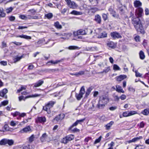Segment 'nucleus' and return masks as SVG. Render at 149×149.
<instances>
[{"label": "nucleus", "mask_w": 149, "mask_h": 149, "mask_svg": "<svg viewBox=\"0 0 149 149\" xmlns=\"http://www.w3.org/2000/svg\"><path fill=\"white\" fill-rule=\"evenodd\" d=\"M136 16H138L134 17H132V23L137 31L143 34L145 33V31L139 18L140 17H139L138 15Z\"/></svg>", "instance_id": "obj_1"}, {"label": "nucleus", "mask_w": 149, "mask_h": 149, "mask_svg": "<svg viewBox=\"0 0 149 149\" xmlns=\"http://www.w3.org/2000/svg\"><path fill=\"white\" fill-rule=\"evenodd\" d=\"M134 5L137 8L135 10V15L139 17H141L143 13V9L141 7L142 6V3L139 1H134Z\"/></svg>", "instance_id": "obj_2"}, {"label": "nucleus", "mask_w": 149, "mask_h": 149, "mask_svg": "<svg viewBox=\"0 0 149 149\" xmlns=\"http://www.w3.org/2000/svg\"><path fill=\"white\" fill-rule=\"evenodd\" d=\"M85 92L84 86H82L80 91L79 94H76V96L77 99L79 100L82 97L83 95L84 94Z\"/></svg>", "instance_id": "obj_3"}, {"label": "nucleus", "mask_w": 149, "mask_h": 149, "mask_svg": "<svg viewBox=\"0 0 149 149\" xmlns=\"http://www.w3.org/2000/svg\"><path fill=\"white\" fill-rule=\"evenodd\" d=\"M68 6L70 8L72 9L76 8L77 5L74 1H72L71 0H65Z\"/></svg>", "instance_id": "obj_4"}, {"label": "nucleus", "mask_w": 149, "mask_h": 149, "mask_svg": "<svg viewBox=\"0 0 149 149\" xmlns=\"http://www.w3.org/2000/svg\"><path fill=\"white\" fill-rule=\"evenodd\" d=\"M110 35L111 37L113 39H118L122 38V36L120 34L116 31L111 32L110 33Z\"/></svg>", "instance_id": "obj_5"}, {"label": "nucleus", "mask_w": 149, "mask_h": 149, "mask_svg": "<svg viewBox=\"0 0 149 149\" xmlns=\"http://www.w3.org/2000/svg\"><path fill=\"white\" fill-rule=\"evenodd\" d=\"M99 101L106 104L109 102V99L107 96L102 95L100 97Z\"/></svg>", "instance_id": "obj_6"}, {"label": "nucleus", "mask_w": 149, "mask_h": 149, "mask_svg": "<svg viewBox=\"0 0 149 149\" xmlns=\"http://www.w3.org/2000/svg\"><path fill=\"white\" fill-rule=\"evenodd\" d=\"M109 11L110 12V14L113 17H114L118 18V15L116 13V12L114 10L111 6L110 7L109 9Z\"/></svg>", "instance_id": "obj_7"}, {"label": "nucleus", "mask_w": 149, "mask_h": 149, "mask_svg": "<svg viewBox=\"0 0 149 149\" xmlns=\"http://www.w3.org/2000/svg\"><path fill=\"white\" fill-rule=\"evenodd\" d=\"M90 31V32H86L84 30H78V33L79 35H84L86 34H91L92 33V31L90 30H88Z\"/></svg>", "instance_id": "obj_8"}, {"label": "nucleus", "mask_w": 149, "mask_h": 149, "mask_svg": "<svg viewBox=\"0 0 149 149\" xmlns=\"http://www.w3.org/2000/svg\"><path fill=\"white\" fill-rule=\"evenodd\" d=\"M85 120V118H84L80 120H77L76 122H75L74 123H73L72 125L69 128L70 130H71L72 128L74 126H76L79 124H81V123L83 122Z\"/></svg>", "instance_id": "obj_9"}, {"label": "nucleus", "mask_w": 149, "mask_h": 149, "mask_svg": "<svg viewBox=\"0 0 149 149\" xmlns=\"http://www.w3.org/2000/svg\"><path fill=\"white\" fill-rule=\"evenodd\" d=\"M31 131V129L29 126H27L26 127L23 128L19 131L20 133H27L28 132Z\"/></svg>", "instance_id": "obj_10"}, {"label": "nucleus", "mask_w": 149, "mask_h": 149, "mask_svg": "<svg viewBox=\"0 0 149 149\" xmlns=\"http://www.w3.org/2000/svg\"><path fill=\"white\" fill-rule=\"evenodd\" d=\"M64 115L63 114H61L56 116L54 119V120H56L57 121H58L59 120H61L64 117Z\"/></svg>", "instance_id": "obj_11"}, {"label": "nucleus", "mask_w": 149, "mask_h": 149, "mask_svg": "<svg viewBox=\"0 0 149 149\" xmlns=\"http://www.w3.org/2000/svg\"><path fill=\"white\" fill-rule=\"evenodd\" d=\"M8 90L6 89H4L1 91H0V96L4 97L6 98H7V96L5 95L6 93L8 92Z\"/></svg>", "instance_id": "obj_12"}, {"label": "nucleus", "mask_w": 149, "mask_h": 149, "mask_svg": "<svg viewBox=\"0 0 149 149\" xmlns=\"http://www.w3.org/2000/svg\"><path fill=\"white\" fill-rule=\"evenodd\" d=\"M37 123H44L46 121V118L45 117H38L36 120Z\"/></svg>", "instance_id": "obj_13"}, {"label": "nucleus", "mask_w": 149, "mask_h": 149, "mask_svg": "<svg viewBox=\"0 0 149 149\" xmlns=\"http://www.w3.org/2000/svg\"><path fill=\"white\" fill-rule=\"evenodd\" d=\"M96 36L99 38H103L107 37V33L106 32L104 31L99 34L98 36H97V35H96Z\"/></svg>", "instance_id": "obj_14"}, {"label": "nucleus", "mask_w": 149, "mask_h": 149, "mask_svg": "<svg viewBox=\"0 0 149 149\" xmlns=\"http://www.w3.org/2000/svg\"><path fill=\"white\" fill-rule=\"evenodd\" d=\"M126 75H120L116 77V80L118 81H120L127 78Z\"/></svg>", "instance_id": "obj_15"}, {"label": "nucleus", "mask_w": 149, "mask_h": 149, "mask_svg": "<svg viewBox=\"0 0 149 149\" xmlns=\"http://www.w3.org/2000/svg\"><path fill=\"white\" fill-rule=\"evenodd\" d=\"M105 104L99 101L96 107L99 109H103L105 106Z\"/></svg>", "instance_id": "obj_16"}, {"label": "nucleus", "mask_w": 149, "mask_h": 149, "mask_svg": "<svg viewBox=\"0 0 149 149\" xmlns=\"http://www.w3.org/2000/svg\"><path fill=\"white\" fill-rule=\"evenodd\" d=\"M44 83V81L42 80H39L38 82L35 83L34 87H37L41 86Z\"/></svg>", "instance_id": "obj_17"}, {"label": "nucleus", "mask_w": 149, "mask_h": 149, "mask_svg": "<svg viewBox=\"0 0 149 149\" xmlns=\"http://www.w3.org/2000/svg\"><path fill=\"white\" fill-rule=\"evenodd\" d=\"M50 109L47 104H46L45 106L43 107V110L47 111L48 114H49L51 113Z\"/></svg>", "instance_id": "obj_18"}, {"label": "nucleus", "mask_w": 149, "mask_h": 149, "mask_svg": "<svg viewBox=\"0 0 149 149\" xmlns=\"http://www.w3.org/2000/svg\"><path fill=\"white\" fill-rule=\"evenodd\" d=\"M17 38L20 37L22 38H24L26 39H31V36H27L24 35H22L16 36Z\"/></svg>", "instance_id": "obj_19"}, {"label": "nucleus", "mask_w": 149, "mask_h": 149, "mask_svg": "<svg viewBox=\"0 0 149 149\" xmlns=\"http://www.w3.org/2000/svg\"><path fill=\"white\" fill-rule=\"evenodd\" d=\"M47 136V135L46 133L43 134L42 136L40 138V140L42 142H44L45 141V139Z\"/></svg>", "instance_id": "obj_20"}, {"label": "nucleus", "mask_w": 149, "mask_h": 149, "mask_svg": "<svg viewBox=\"0 0 149 149\" xmlns=\"http://www.w3.org/2000/svg\"><path fill=\"white\" fill-rule=\"evenodd\" d=\"M95 21L98 23H100L101 22V17L98 15H97L95 16Z\"/></svg>", "instance_id": "obj_21"}, {"label": "nucleus", "mask_w": 149, "mask_h": 149, "mask_svg": "<svg viewBox=\"0 0 149 149\" xmlns=\"http://www.w3.org/2000/svg\"><path fill=\"white\" fill-rule=\"evenodd\" d=\"M114 123V122L113 121H111L109 123L107 124L105 126V127L106 130H109L110 129V127Z\"/></svg>", "instance_id": "obj_22"}, {"label": "nucleus", "mask_w": 149, "mask_h": 149, "mask_svg": "<svg viewBox=\"0 0 149 149\" xmlns=\"http://www.w3.org/2000/svg\"><path fill=\"white\" fill-rule=\"evenodd\" d=\"M116 91L120 93H124V91L123 90L121 86L119 85L116 86Z\"/></svg>", "instance_id": "obj_23"}, {"label": "nucleus", "mask_w": 149, "mask_h": 149, "mask_svg": "<svg viewBox=\"0 0 149 149\" xmlns=\"http://www.w3.org/2000/svg\"><path fill=\"white\" fill-rule=\"evenodd\" d=\"M54 26L57 29H61L62 28V26L60 24L59 22L58 21L54 23Z\"/></svg>", "instance_id": "obj_24"}, {"label": "nucleus", "mask_w": 149, "mask_h": 149, "mask_svg": "<svg viewBox=\"0 0 149 149\" xmlns=\"http://www.w3.org/2000/svg\"><path fill=\"white\" fill-rule=\"evenodd\" d=\"M70 14L75 15H82V13L81 12H78L75 10H73L71 12Z\"/></svg>", "instance_id": "obj_25"}, {"label": "nucleus", "mask_w": 149, "mask_h": 149, "mask_svg": "<svg viewBox=\"0 0 149 149\" xmlns=\"http://www.w3.org/2000/svg\"><path fill=\"white\" fill-rule=\"evenodd\" d=\"M140 58L142 60L144 59L145 58V55L144 52L142 51H141L139 53Z\"/></svg>", "instance_id": "obj_26"}, {"label": "nucleus", "mask_w": 149, "mask_h": 149, "mask_svg": "<svg viewBox=\"0 0 149 149\" xmlns=\"http://www.w3.org/2000/svg\"><path fill=\"white\" fill-rule=\"evenodd\" d=\"M107 45L109 47L111 48H113L115 46L114 43L113 42L111 41L108 42L107 44Z\"/></svg>", "instance_id": "obj_27"}, {"label": "nucleus", "mask_w": 149, "mask_h": 149, "mask_svg": "<svg viewBox=\"0 0 149 149\" xmlns=\"http://www.w3.org/2000/svg\"><path fill=\"white\" fill-rule=\"evenodd\" d=\"M55 103V102L50 101L48 103L46 104L50 108H51L53 107V106Z\"/></svg>", "instance_id": "obj_28"}, {"label": "nucleus", "mask_w": 149, "mask_h": 149, "mask_svg": "<svg viewBox=\"0 0 149 149\" xmlns=\"http://www.w3.org/2000/svg\"><path fill=\"white\" fill-rule=\"evenodd\" d=\"M6 13L3 12V10L2 8H0V17H5L6 16Z\"/></svg>", "instance_id": "obj_29"}, {"label": "nucleus", "mask_w": 149, "mask_h": 149, "mask_svg": "<svg viewBox=\"0 0 149 149\" xmlns=\"http://www.w3.org/2000/svg\"><path fill=\"white\" fill-rule=\"evenodd\" d=\"M65 138L68 141L73 139L74 138V136L72 135H70L66 136Z\"/></svg>", "instance_id": "obj_30"}, {"label": "nucleus", "mask_w": 149, "mask_h": 149, "mask_svg": "<svg viewBox=\"0 0 149 149\" xmlns=\"http://www.w3.org/2000/svg\"><path fill=\"white\" fill-rule=\"evenodd\" d=\"M145 148V146L143 145H137L134 149H143Z\"/></svg>", "instance_id": "obj_31"}, {"label": "nucleus", "mask_w": 149, "mask_h": 149, "mask_svg": "<svg viewBox=\"0 0 149 149\" xmlns=\"http://www.w3.org/2000/svg\"><path fill=\"white\" fill-rule=\"evenodd\" d=\"M65 34V36L66 37L65 38L61 37V38L64 39H69L70 37L72 35V34L71 33H64Z\"/></svg>", "instance_id": "obj_32"}, {"label": "nucleus", "mask_w": 149, "mask_h": 149, "mask_svg": "<svg viewBox=\"0 0 149 149\" xmlns=\"http://www.w3.org/2000/svg\"><path fill=\"white\" fill-rule=\"evenodd\" d=\"M92 90V88L91 87H90L87 89L86 93V97L88 96L89 95Z\"/></svg>", "instance_id": "obj_33"}, {"label": "nucleus", "mask_w": 149, "mask_h": 149, "mask_svg": "<svg viewBox=\"0 0 149 149\" xmlns=\"http://www.w3.org/2000/svg\"><path fill=\"white\" fill-rule=\"evenodd\" d=\"M89 1L91 3V4L94 6H96L98 3V0H89Z\"/></svg>", "instance_id": "obj_34"}, {"label": "nucleus", "mask_w": 149, "mask_h": 149, "mask_svg": "<svg viewBox=\"0 0 149 149\" xmlns=\"http://www.w3.org/2000/svg\"><path fill=\"white\" fill-rule=\"evenodd\" d=\"M7 139H3L0 141V145H5L7 144Z\"/></svg>", "instance_id": "obj_35"}, {"label": "nucleus", "mask_w": 149, "mask_h": 149, "mask_svg": "<svg viewBox=\"0 0 149 149\" xmlns=\"http://www.w3.org/2000/svg\"><path fill=\"white\" fill-rule=\"evenodd\" d=\"M14 143V141L13 140L7 139V144L9 146H11Z\"/></svg>", "instance_id": "obj_36"}, {"label": "nucleus", "mask_w": 149, "mask_h": 149, "mask_svg": "<svg viewBox=\"0 0 149 149\" xmlns=\"http://www.w3.org/2000/svg\"><path fill=\"white\" fill-rule=\"evenodd\" d=\"M53 16V14L52 13H50L47 14H45V17H47L48 19L51 18Z\"/></svg>", "instance_id": "obj_37"}, {"label": "nucleus", "mask_w": 149, "mask_h": 149, "mask_svg": "<svg viewBox=\"0 0 149 149\" xmlns=\"http://www.w3.org/2000/svg\"><path fill=\"white\" fill-rule=\"evenodd\" d=\"M60 62V60H56L55 61L51 60L48 61L47 63H51L53 64H55L58 63H59Z\"/></svg>", "instance_id": "obj_38"}, {"label": "nucleus", "mask_w": 149, "mask_h": 149, "mask_svg": "<svg viewBox=\"0 0 149 149\" xmlns=\"http://www.w3.org/2000/svg\"><path fill=\"white\" fill-rule=\"evenodd\" d=\"M40 95V94H35L34 95H30L28 96H27L26 97V98H30V97H38Z\"/></svg>", "instance_id": "obj_39"}, {"label": "nucleus", "mask_w": 149, "mask_h": 149, "mask_svg": "<svg viewBox=\"0 0 149 149\" xmlns=\"http://www.w3.org/2000/svg\"><path fill=\"white\" fill-rule=\"evenodd\" d=\"M141 113L144 115H147L149 113V111L148 110L145 109L141 112Z\"/></svg>", "instance_id": "obj_40"}, {"label": "nucleus", "mask_w": 149, "mask_h": 149, "mask_svg": "<svg viewBox=\"0 0 149 149\" xmlns=\"http://www.w3.org/2000/svg\"><path fill=\"white\" fill-rule=\"evenodd\" d=\"M143 138V137L142 136H140L139 137H137L136 138H134L133 139V142H135L136 141H137L140 139H141Z\"/></svg>", "instance_id": "obj_41"}, {"label": "nucleus", "mask_w": 149, "mask_h": 149, "mask_svg": "<svg viewBox=\"0 0 149 149\" xmlns=\"http://www.w3.org/2000/svg\"><path fill=\"white\" fill-rule=\"evenodd\" d=\"M8 100H5L1 102V104L0 105V107L2 106H5L8 104Z\"/></svg>", "instance_id": "obj_42"}, {"label": "nucleus", "mask_w": 149, "mask_h": 149, "mask_svg": "<svg viewBox=\"0 0 149 149\" xmlns=\"http://www.w3.org/2000/svg\"><path fill=\"white\" fill-rule=\"evenodd\" d=\"M135 75L137 77H142V74H140L136 70L135 71Z\"/></svg>", "instance_id": "obj_43"}, {"label": "nucleus", "mask_w": 149, "mask_h": 149, "mask_svg": "<svg viewBox=\"0 0 149 149\" xmlns=\"http://www.w3.org/2000/svg\"><path fill=\"white\" fill-rule=\"evenodd\" d=\"M137 113V112L134 111H131L129 112V116L134 115Z\"/></svg>", "instance_id": "obj_44"}, {"label": "nucleus", "mask_w": 149, "mask_h": 149, "mask_svg": "<svg viewBox=\"0 0 149 149\" xmlns=\"http://www.w3.org/2000/svg\"><path fill=\"white\" fill-rule=\"evenodd\" d=\"M13 8L12 7H10L9 8H7L6 9V11L7 13H9L11 12L13 10Z\"/></svg>", "instance_id": "obj_45"}, {"label": "nucleus", "mask_w": 149, "mask_h": 149, "mask_svg": "<svg viewBox=\"0 0 149 149\" xmlns=\"http://www.w3.org/2000/svg\"><path fill=\"white\" fill-rule=\"evenodd\" d=\"M34 136L33 135H32L29 138V141L30 142H32L34 140Z\"/></svg>", "instance_id": "obj_46"}, {"label": "nucleus", "mask_w": 149, "mask_h": 149, "mask_svg": "<svg viewBox=\"0 0 149 149\" xmlns=\"http://www.w3.org/2000/svg\"><path fill=\"white\" fill-rule=\"evenodd\" d=\"M113 69L115 70H120V68L116 64H114L113 66Z\"/></svg>", "instance_id": "obj_47"}, {"label": "nucleus", "mask_w": 149, "mask_h": 149, "mask_svg": "<svg viewBox=\"0 0 149 149\" xmlns=\"http://www.w3.org/2000/svg\"><path fill=\"white\" fill-rule=\"evenodd\" d=\"M102 138V136H100L98 139H96L95 140V141L94 143V144H96L97 143L100 142Z\"/></svg>", "instance_id": "obj_48"}, {"label": "nucleus", "mask_w": 149, "mask_h": 149, "mask_svg": "<svg viewBox=\"0 0 149 149\" xmlns=\"http://www.w3.org/2000/svg\"><path fill=\"white\" fill-rule=\"evenodd\" d=\"M85 72L83 71H81L78 72H77V77L79 76L84 74Z\"/></svg>", "instance_id": "obj_49"}, {"label": "nucleus", "mask_w": 149, "mask_h": 149, "mask_svg": "<svg viewBox=\"0 0 149 149\" xmlns=\"http://www.w3.org/2000/svg\"><path fill=\"white\" fill-rule=\"evenodd\" d=\"M102 18L104 20L106 21L108 18L107 15V14L103 13L102 14Z\"/></svg>", "instance_id": "obj_50"}, {"label": "nucleus", "mask_w": 149, "mask_h": 149, "mask_svg": "<svg viewBox=\"0 0 149 149\" xmlns=\"http://www.w3.org/2000/svg\"><path fill=\"white\" fill-rule=\"evenodd\" d=\"M18 122H15L14 121H12L10 123V125L12 126H15L17 124Z\"/></svg>", "instance_id": "obj_51"}, {"label": "nucleus", "mask_w": 149, "mask_h": 149, "mask_svg": "<svg viewBox=\"0 0 149 149\" xmlns=\"http://www.w3.org/2000/svg\"><path fill=\"white\" fill-rule=\"evenodd\" d=\"M123 116L124 117H127L129 116V112L128 111H125L123 113Z\"/></svg>", "instance_id": "obj_52"}, {"label": "nucleus", "mask_w": 149, "mask_h": 149, "mask_svg": "<svg viewBox=\"0 0 149 149\" xmlns=\"http://www.w3.org/2000/svg\"><path fill=\"white\" fill-rule=\"evenodd\" d=\"M138 125L140 128H143L144 127L145 123L142 121L139 124H138Z\"/></svg>", "instance_id": "obj_53"}, {"label": "nucleus", "mask_w": 149, "mask_h": 149, "mask_svg": "<svg viewBox=\"0 0 149 149\" xmlns=\"http://www.w3.org/2000/svg\"><path fill=\"white\" fill-rule=\"evenodd\" d=\"M45 42L44 39H41L39 40L37 42V44L38 45H40L43 43Z\"/></svg>", "instance_id": "obj_54"}, {"label": "nucleus", "mask_w": 149, "mask_h": 149, "mask_svg": "<svg viewBox=\"0 0 149 149\" xmlns=\"http://www.w3.org/2000/svg\"><path fill=\"white\" fill-rule=\"evenodd\" d=\"M22 57V56H21L20 57H16L14 60V62H16L19 61Z\"/></svg>", "instance_id": "obj_55"}, {"label": "nucleus", "mask_w": 149, "mask_h": 149, "mask_svg": "<svg viewBox=\"0 0 149 149\" xmlns=\"http://www.w3.org/2000/svg\"><path fill=\"white\" fill-rule=\"evenodd\" d=\"M19 17L22 19L26 20L27 19V17L24 15H20L19 16Z\"/></svg>", "instance_id": "obj_56"}, {"label": "nucleus", "mask_w": 149, "mask_h": 149, "mask_svg": "<svg viewBox=\"0 0 149 149\" xmlns=\"http://www.w3.org/2000/svg\"><path fill=\"white\" fill-rule=\"evenodd\" d=\"M78 48L77 47L75 46H70L68 48L70 50L75 49H78Z\"/></svg>", "instance_id": "obj_57"}, {"label": "nucleus", "mask_w": 149, "mask_h": 149, "mask_svg": "<svg viewBox=\"0 0 149 149\" xmlns=\"http://www.w3.org/2000/svg\"><path fill=\"white\" fill-rule=\"evenodd\" d=\"M98 10V9L96 8H92L91 9V10L92 13H95Z\"/></svg>", "instance_id": "obj_58"}, {"label": "nucleus", "mask_w": 149, "mask_h": 149, "mask_svg": "<svg viewBox=\"0 0 149 149\" xmlns=\"http://www.w3.org/2000/svg\"><path fill=\"white\" fill-rule=\"evenodd\" d=\"M110 70V67H108L106 68L104 70H103L102 73L105 72L107 73L108 72L109 70Z\"/></svg>", "instance_id": "obj_59"}, {"label": "nucleus", "mask_w": 149, "mask_h": 149, "mask_svg": "<svg viewBox=\"0 0 149 149\" xmlns=\"http://www.w3.org/2000/svg\"><path fill=\"white\" fill-rule=\"evenodd\" d=\"M0 63L2 65L6 66L7 65V62L4 61H1L0 62Z\"/></svg>", "instance_id": "obj_60"}, {"label": "nucleus", "mask_w": 149, "mask_h": 149, "mask_svg": "<svg viewBox=\"0 0 149 149\" xmlns=\"http://www.w3.org/2000/svg\"><path fill=\"white\" fill-rule=\"evenodd\" d=\"M134 39H135V41L137 42L140 41V37L138 36H136L135 37Z\"/></svg>", "instance_id": "obj_61"}, {"label": "nucleus", "mask_w": 149, "mask_h": 149, "mask_svg": "<svg viewBox=\"0 0 149 149\" xmlns=\"http://www.w3.org/2000/svg\"><path fill=\"white\" fill-rule=\"evenodd\" d=\"M9 19L10 21H13L15 19V17L14 16H11L9 17Z\"/></svg>", "instance_id": "obj_62"}, {"label": "nucleus", "mask_w": 149, "mask_h": 149, "mask_svg": "<svg viewBox=\"0 0 149 149\" xmlns=\"http://www.w3.org/2000/svg\"><path fill=\"white\" fill-rule=\"evenodd\" d=\"M120 98L122 100H124L126 98V96L125 95L123 94L121 95Z\"/></svg>", "instance_id": "obj_63"}, {"label": "nucleus", "mask_w": 149, "mask_h": 149, "mask_svg": "<svg viewBox=\"0 0 149 149\" xmlns=\"http://www.w3.org/2000/svg\"><path fill=\"white\" fill-rule=\"evenodd\" d=\"M23 149H31L30 146L28 145L27 146H24L23 147Z\"/></svg>", "instance_id": "obj_64"}]
</instances>
